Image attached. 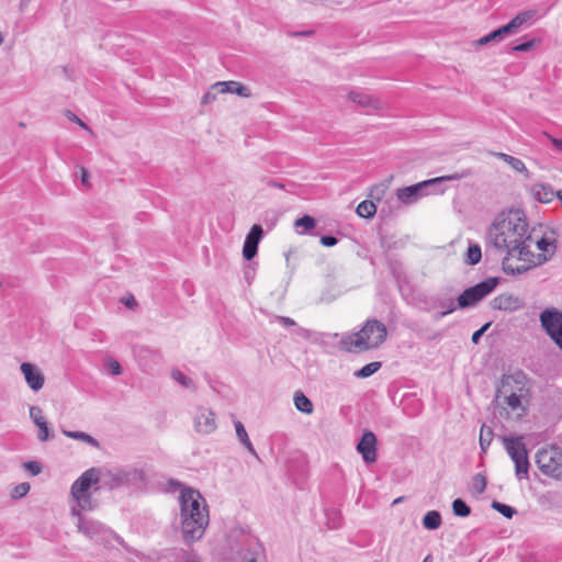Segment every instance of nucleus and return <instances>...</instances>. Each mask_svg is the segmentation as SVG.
Instances as JSON below:
<instances>
[{
    "label": "nucleus",
    "mask_w": 562,
    "mask_h": 562,
    "mask_svg": "<svg viewBox=\"0 0 562 562\" xmlns=\"http://www.w3.org/2000/svg\"><path fill=\"white\" fill-rule=\"evenodd\" d=\"M277 319L279 321L280 324H282L285 327L296 326V323L292 318H290V317L278 316Z\"/></svg>",
    "instance_id": "52"
},
{
    "label": "nucleus",
    "mask_w": 562,
    "mask_h": 562,
    "mask_svg": "<svg viewBox=\"0 0 562 562\" xmlns=\"http://www.w3.org/2000/svg\"><path fill=\"white\" fill-rule=\"evenodd\" d=\"M296 335L304 339H310L312 337V331L303 327H297Z\"/></svg>",
    "instance_id": "53"
},
{
    "label": "nucleus",
    "mask_w": 562,
    "mask_h": 562,
    "mask_svg": "<svg viewBox=\"0 0 562 562\" xmlns=\"http://www.w3.org/2000/svg\"><path fill=\"white\" fill-rule=\"evenodd\" d=\"M492 440H493V430L490 427L482 425L481 431H480V447H481L482 452H486Z\"/></svg>",
    "instance_id": "31"
},
{
    "label": "nucleus",
    "mask_w": 562,
    "mask_h": 562,
    "mask_svg": "<svg viewBox=\"0 0 562 562\" xmlns=\"http://www.w3.org/2000/svg\"><path fill=\"white\" fill-rule=\"evenodd\" d=\"M294 405L297 411H300L304 414L313 413L312 401L307 396H305L301 391H297L294 394Z\"/></svg>",
    "instance_id": "25"
},
{
    "label": "nucleus",
    "mask_w": 562,
    "mask_h": 562,
    "mask_svg": "<svg viewBox=\"0 0 562 562\" xmlns=\"http://www.w3.org/2000/svg\"><path fill=\"white\" fill-rule=\"evenodd\" d=\"M429 559L430 557H427L423 562H428Z\"/></svg>",
    "instance_id": "62"
},
{
    "label": "nucleus",
    "mask_w": 562,
    "mask_h": 562,
    "mask_svg": "<svg viewBox=\"0 0 562 562\" xmlns=\"http://www.w3.org/2000/svg\"><path fill=\"white\" fill-rule=\"evenodd\" d=\"M438 306L445 308V311L441 312V315H448L456 311L458 307V304L456 305L454 301L452 299L439 301Z\"/></svg>",
    "instance_id": "39"
},
{
    "label": "nucleus",
    "mask_w": 562,
    "mask_h": 562,
    "mask_svg": "<svg viewBox=\"0 0 562 562\" xmlns=\"http://www.w3.org/2000/svg\"><path fill=\"white\" fill-rule=\"evenodd\" d=\"M220 92L217 90H213V86L211 89L203 95L202 104H210L216 100V97Z\"/></svg>",
    "instance_id": "46"
},
{
    "label": "nucleus",
    "mask_w": 562,
    "mask_h": 562,
    "mask_svg": "<svg viewBox=\"0 0 562 562\" xmlns=\"http://www.w3.org/2000/svg\"><path fill=\"white\" fill-rule=\"evenodd\" d=\"M240 562H257V558L254 553H246L241 557Z\"/></svg>",
    "instance_id": "54"
},
{
    "label": "nucleus",
    "mask_w": 562,
    "mask_h": 562,
    "mask_svg": "<svg viewBox=\"0 0 562 562\" xmlns=\"http://www.w3.org/2000/svg\"><path fill=\"white\" fill-rule=\"evenodd\" d=\"M215 414L207 408H200L194 417V428L199 434L210 435L216 429Z\"/></svg>",
    "instance_id": "16"
},
{
    "label": "nucleus",
    "mask_w": 562,
    "mask_h": 562,
    "mask_svg": "<svg viewBox=\"0 0 562 562\" xmlns=\"http://www.w3.org/2000/svg\"><path fill=\"white\" fill-rule=\"evenodd\" d=\"M487 236L497 250L506 251L508 256L517 257L519 260L532 262L535 254L530 247L533 238L521 210L499 213L490 226Z\"/></svg>",
    "instance_id": "1"
},
{
    "label": "nucleus",
    "mask_w": 562,
    "mask_h": 562,
    "mask_svg": "<svg viewBox=\"0 0 562 562\" xmlns=\"http://www.w3.org/2000/svg\"><path fill=\"white\" fill-rule=\"evenodd\" d=\"M492 508L508 519L517 513L514 507L497 501H493Z\"/></svg>",
    "instance_id": "33"
},
{
    "label": "nucleus",
    "mask_w": 562,
    "mask_h": 562,
    "mask_svg": "<svg viewBox=\"0 0 562 562\" xmlns=\"http://www.w3.org/2000/svg\"><path fill=\"white\" fill-rule=\"evenodd\" d=\"M445 316H446V315H441V312H440V313L436 314V315L434 316V318H435V321H439L440 318H442V317H445Z\"/></svg>",
    "instance_id": "58"
},
{
    "label": "nucleus",
    "mask_w": 562,
    "mask_h": 562,
    "mask_svg": "<svg viewBox=\"0 0 562 562\" xmlns=\"http://www.w3.org/2000/svg\"><path fill=\"white\" fill-rule=\"evenodd\" d=\"M213 90H217L218 92L224 93H235L243 98L251 97L250 90L237 81H218L213 85Z\"/></svg>",
    "instance_id": "22"
},
{
    "label": "nucleus",
    "mask_w": 562,
    "mask_h": 562,
    "mask_svg": "<svg viewBox=\"0 0 562 562\" xmlns=\"http://www.w3.org/2000/svg\"><path fill=\"white\" fill-rule=\"evenodd\" d=\"M490 323L484 324L480 329L475 330L472 335V342L477 344L482 335L485 333V330L490 327Z\"/></svg>",
    "instance_id": "49"
},
{
    "label": "nucleus",
    "mask_w": 562,
    "mask_h": 562,
    "mask_svg": "<svg viewBox=\"0 0 562 562\" xmlns=\"http://www.w3.org/2000/svg\"><path fill=\"white\" fill-rule=\"evenodd\" d=\"M80 179H81V183L85 186V187H90V183H89V172L88 170L85 168V167H80Z\"/></svg>",
    "instance_id": "51"
},
{
    "label": "nucleus",
    "mask_w": 562,
    "mask_h": 562,
    "mask_svg": "<svg viewBox=\"0 0 562 562\" xmlns=\"http://www.w3.org/2000/svg\"><path fill=\"white\" fill-rule=\"evenodd\" d=\"M441 525V515L437 510L428 512L423 518V526L429 530H436Z\"/></svg>",
    "instance_id": "27"
},
{
    "label": "nucleus",
    "mask_w": 562,
    "mask_h": 562,
    "mask_svg": "<svg viewBox=\"0 0 562 562\" xmlns=\"http://www.w3.org/2000/svg\"><path fill=\"white\" fill-rule=\"evenodd\" d=\"M179 502L184 541L190 543L201 539L209 525V510L205 499L199 491L183 488L180 492Z\"/></svg>",
    "instance_id": "2"
},
{
    "label": "nucleus",
    "mask_w": 562,
    "mask_h": 562,
    "mask_svg": "<svg viewBox=\"0 0 562 562\" xmlns=\"http://www.w3.org/2000/svg\"><path fill=\"white\" fill-rule=\"evenodd\" d=\"M385 190H386V186L381 183V184H378V186H374L372 189H371V192H370V196L372 199H376V200H381V198L383 196V194L385 193Z\"/></svg>",
    "instance_id": "45"
},
{
    "label": "nucleus",
    "mask_w": 562,
    "mask_h": 562,
    "mask_svg": "<svg viewBox=\"0 0 562 562\" xmlns=\"http://www.w3.org/2000/svg\"><path fill=\"white\" fill-rule=\"evenodd\" d=\"M403 501V497H397L393 501V505L400 504Z\"/></svg>",
    "instance_id": "59"
},
{
    "label": "nucleus",
    "mask_w": 562,
    "mask_h": 562,
    "mask_svg": "<svg viewBox=\"0 0 562 562\" xmlns=\"http://www.w3.org/2000/svg\"><path fill=\"white\" fill-rule=\"evenodd\" d=\"M510 256H506L503 260V270L506 274H522L527 272L530 268L536 267L537 265H541L548 260L547 256L544 254H538L535 255L532 258V262H529L530 265H521L518 267H513L510 263H508V258Z\"/></svg>",
    "instance_id": "20"
},
{
    "label": "nucleus",
    "mask_w": 562,
    "mask_h": 562,
    "mask_svg": "<svg viewBox=\"0 0 562 562\" xmlns=\"http://www.w3.org/2000/svg\"><path fill=\"white\" fill-rule=\"evenodd\" d=\"M20 369L31 390L37 392L43 387L45 378L42 371L35 364L23 362Z\"/></svg>",
    "instance_id": "19"
},
{
    "label": "nucleus",
    "mask_w": 562,
    "mask_h": 562,
    "mask_svg": "<svg viewBox=\"0 0 562 562\" xmlns=\"http://www.w3.org/2000/svg\"><path fill=\"white\" fill-rule=\"evenodd\" d=\"M108 371L113 375H119L122 373V367L115 359H109L105 363Z\"/></svg>",
    "instance_id": "40"
},
{
    "label": "nucleus",
    "mask_w": 562,
    "mask_h": 562,
    "mask_svg": "<svg viewBox=\"0 0 562 562\" xmlns=\"http://www.w3.org/2000/svg\"><path fill=\"white\" fill-rule=\"evenodd\" d=\"M348 99L364 109L368 113L379 111L383 106L379 99L360 90L350 91L348 93Z\"/></svg>",
    "instance_id": "18"
},
{
    "label": "nucleus",
    "mask_w": 562,
    "mask_h": 562,
    "mask_svg": "<svg viewBox=\"0 0 562 562\" xmlns=\"http://www.w3.org/2000/svg\"><path fill=\"white\" fill-rule=\"evenodd\" d=\"M486 477L481 473L475 474L472 479V490L476 494H482L486 488Z\"/></svg>",
    "instance_id": "35"
},
{
    "label": "nucleus",
    "mask_w": 562,
    "mask_h": 562,
    "mask_svg": "<svg viewBox=\"0 0 562 562\" xmlns=\"http://www.w3.org/2000/svg\"><path fill=\"white\" fill-rule=\"evenodd\" d=\"M171 376L173 380H176L178 383H180L183 387L192 389L194 387L193 381L186 376L180 370H173L171 372Z\"/></svg>",
    "instance_id": "36"
},
{
    "label": "nucleus",
    "mask_w": 562,
    "mask_h": 562,
    "mask_svg": "<svg viewBox=\"0 0 562 562\" xmlns=\"http://www.w3.org/2000/svg\"><path fill=\"white\" fill-rule=\"evenodd\" d=\"M380 368H381V362L373 361V362L366 364L360 370L356 371L355 375L359 379H366V378H369L372 374H374L378 370H380Z\"/></svg>",
    "instance_id": "30"
},
{
    "label": "nucleus",
    "mask_w": 562,
    "mask_h": 562,
    "mask_svg": "<svg viewBox=\"0 0 562 562\" xmlns=\"http://www.w3.org/2000/svg\"><path fill=\"white\" fill-rule=\"evenodd\" d=\"M386 337V326L372 318L368 319L359 331L344 336L340 346L348 352H363L380 347Z\"/></svg>",
    "instance_id": "3"
},
{
    "label": "nucleus",
    "mask_w": 562,
    "mask_h": 562,
    "mask_svg": "<svg viewBox=\"0 0 562 562\" xmlns=\"http://www.w3.org/2000/svg\"><path fill=\"white\" fill-rule=\"evenodd\" d=\"M30 3V0H21L20 1V9L23 11Z\"/></svg>",
    "instance_id": "56"
},
{
    "label": "nucleus",
    "mask_w": 562,
    "mask_h": 562,
    "mask_svg": "<svg viewBox=\"0 0 562 562\" xmlns=\"http://www.w3.org/2000/svg\"><path fill=\"white\" fill-rule=\"evenodd\" d=\"M234 426H235V430H236V436H237L238 440L240 441V443L245 446V448L248 450L249 453H251L255 457H258L243 423L239 420H236L234 423Z\"/></svg>",
    "instance_id": "24"
},
{
    "label": "nucleus",
    "mask_w": 562,
    "mask_h": 562,
    "mask_svg": "<svg viewBox=\"0 0 562 562\" xmlns=\"http://www.w3.org/2000/svg\"><path fill=\"white\" fill-rule=\"evenodd\" d=\"M23 468L34 476L42 472V467L37 461H26L23 463Z\"/></svg>",
    "instance_id": "42"
},
{
    "label": "nucleus",
    "mask_w": 562,
    "mask_h": 562,
    "mask_svg": "<svg viewBox=\"0 0 562 562\" xmlns=\"http://www.w3.org/2000/svg\"><path fill=\"white\" fill-rule=\"evenodd\" d=\"M29 491H30L29 483H20L12 490L11 496H12V498H22L29 493Z\"/></svg>",
    "instance_id": "38"
},
{
    "label": "nucleus",
    "mask_w": 562,
    "mask_h": 562,
    "mask_svg": "<svg viewBox=\"0 0 562 562\" xmlns=\"http://www.w3.org/2000/svg\"><path fill=\"white\" fill-rule=\"evenodd\" d=\"M124 304L132 308V307L136 306L137 303H136L134 296L131 295L127 300L124 301Z\"/></svg>",
    "instance_id": "55"
},
{
    "label": "nucleus",
    "mask_w": 562,
    "mask_h": 562,
    "mask_svg": "<svg viewBox=\"0 0 562 562\" xmlns=\"http://www.w3.org/2000/svg\"><path fill=\"white\" fill-rule=\"evenodd\" d=\"M295 227H302V233H307L315 228L316 226V220L311 215H304L300 218H297L294 223Z\"/></svg>",
    "instance_id": "34"
},
{
    "label": "nucleus",
    "mask_w": 562,
    "mask_h": 562,
    "mask_svg": "<svg viewBox=\"0 0 562 562\" xmlns=\"http://www.w3.org/2000/svg\"><path fill=\"white\" fill-rule=\"evenodd\" d=\"M504 448L515 463V474L520 481L528 479L529 460L528 451L524 442V436H505L503 438Z\"/></svg>",
    "instance_id": "6"
},
{
    "label": "nucleus",
    "mask_w": 562,
    "mask_h": 562,
    "mask_svg": "<svg viewBox=\"0 0 562 562\" xmlns=\"http://www.w3.org/2000/svg\"><path fill=\"white\" fill-rule=\"evenodd\" d=\"M537 41L535 38L526 41L524 43L515 45L512 49L514 52H529L536 45Z\"/></svg>",
    "instance_id": "43"
},
{
    "label": "nucleus",
    "mask_w": 562,
    "mask_h": 562,
    "mask_svg": "<svg viewBox=\"0 0 562 562\" xmlns=\"http://www.w3.org/2000/svg\"><path fill=\"white\" fill-rule=\"evenodd\" d=\"M540 323L547 335L562 350V312L547 308L540 314Z\"/></svg>",
    "instance_id": "12"
},
{
    "label": "nucleus",
    "mask_w": 562,
    "mask_h": 562,
    "mask_svg": "<svg viewBox=\"0 0 562 562\" xmlns=\"http://www.w3.org/2000/svg\"><path fill=\"white\" fill-rule=\"evenodd\" d=\"M531 196L540 203H550L555 196L553 188L543 182H536L529 187Z\"/></svg>",
    "instance_id": "21"
},
{
    "label": "nucleus",
    "mask_w": 562,
    "mask_h": 562,
    "mask_svg": "<svg viewBox=\"0 0 562 562\" xmlns=\"http://www.w3.org/2000/svg\"><path fill=\"white\" fill-rule=\"evenodd\" d=\"M482 259V250L477 244H470L465 255V263L474 266Z\"/></svg>",
    "instance_id": "28"
},
{
    "label": "nucleus",
    "mask_w": 562,
    "mask_h": 562,
    "mask_svg": "<svg viewBox=\"0 0 562 562\" xmlns=\"http://www.w3.org/2000/svg\"><path fill=\"white\" fill-rule=\"evenodd\" d=\"M71 514L78 517L77 527L80 532H82L86 537L99 540L104 537L106 533L105 527L99 521L88 519L80 515V512L75 507L71 509Z\"/></svg>",
    "instance_id": "13"
},
{
    "label": "nucleus",
    "mask_w": 562,
    "mask_h": 562,
    "mask_svg": "<svg viewBox=\"0 0 562 562\" xmlns=\"http://www.w3.org/2000/svg\"><path fill=\"white\" fill-rule=\"evenodd\" d=\"M357 451L362 456L366 463H373L376 460V437L370 431H363L358 445Z\"/></svg>",
    "instance_id": "14"
},
{
    "label": "nucleus",
    "mask_w": 562,
    "mask_h": 562,
    "mask_svg": "<svg viewBox=\"0 0 562 562\" xmlns=\"http://www.w3.org/2000/svg\"><path fill=\"white\" fill-rule=\"evenodd\" d=\"M143 472L136 468H115L100 472V481L103 487L115 490L121 486L136 484L143 481Z\"/></svg>",
    "instance_id": "8"
},
{
    "label": "nucleus",
    "mask_w": 562,
    "mask_h": 562,
    "mask_svg": "<svg viewBox=\"0 0 562 562\" xmlns=\"http://www.w3.org/2000/svg\"><path fill=\"white\" fill-rule=\"evenodd\" d=\"M3 43V35L2 33L0 32V45Z\"/></svg>",
    "instance_id": "61"
},
{
    "label": "nucleus",
    "mask_w": 562,
    "mask_h": 562,
    "mask_svg": "<svg viewBox=\"0 0 562 562\" xmlns=\"http://www.w3.org/2000/svg\"><path fill=\"white\" fill-rule=\"evenodd\" d=\"M272 186L276 188H283V184L277 182H272Z\"/></svg>",
    "instance_id": "60"
},
{
    "label": "nucleus",
    "mask_w": 562,
    "mask_h": 562,
    "mask_svg": "<svg viewBox=\"0 0 562 562\" xmlns=\"http://www.w3.org/2000/svg\"><path fill=\"white\" fill-rule=\"evenodd\" d=\"M526 380V375L519 371L515 374L503 375L501 381V386L497 389L496 398H499L504 395V403L512 409L525 411L521 406V396L524 391V382Z\"/></svg>",
    "instance_id": "5"
},
{
    "label": "nucleus",
    "mask_w": 562,
    "mask_h": 562,
    "mask_svg": "<svg viewBox=\"0 0 562 562\" xmlns=\"http://www.w3.org/2000/svg\"><path fill=\"white\" fill-rule=\"evenodd\" d=\"M536 463L544 475L562 480V449L552 446L538 450Z\"/></svg>",
    "instance_id": "9"
},
{
    "label": "nucleus",
    "mask_w": 562,
    "mask_h": 562,
    "mask_svg": "<svg viewBox=\"0 0 562 562\" xmlns=\"http://www.w3.org/2000/svg\"><path fill=\"white\" fill-rule=\"evenodd\" d=\"M524 305L525 303L520 297L510 293H502L491 301L492 308L505 312L518 311Z\"/></svg>",
    "instance_id": "17"
},
{
    "label": "nucleus",
    "mask_w": 562,
    "mask_h": 562,
    "mask_svg": "<svg viewBox=\"0 0 562 562\" xmlns=\"http://www.w3.org/2000/svg\"><path fill=\"white\" fill-rule=\"evenodd\" d=\"M537 245V248L541 251H549L550 246L552 245V241L546 237H541L540 239L535 241Z\"/></svg>",
    "instance_id": "47"
},
{
    "label": "nucleus",
    "mask_w": 562,
    "mask_h": 562,
    "mask_svg": "<svg viewBox=\"0 0 562 562\" xmlns=\"http://www.w3.org/2000/svg\"><path fill=\"white\" fill-rule=\"evenodd\" d=\"M357 214L363 218H370L376 213V206L372 201H362L358 204Z\"/></svg>",
    "instance_id": "29"
},
{
    "label": "nucleus",
    "mask_w": 562,
    "mask_h": 562,
    "mask_svg": "<svg viewBox=\"0 0 562 562\" xmlns=\"http://www.w3.org/2000/svg\"><path fill=\"white\" fill-rule=\"evenodd\" d=\"M532 18L531 11H524L513 18L507 24L492 31L487 35L474 42L476 46H483L490 43H498L505 37L518 33L519 29Z\"/></svg>",
    "instance_id": "10"
},
{
    "label": "nucleus",
    "mask_w": 562,
    "mask_h": 562,
    "mask_svg": "<svg viewBox=\"0 0 562 562\" xmlns=\"http://www.w3.org/2000/svg\"><path fill=\"white\" fill-rule=\"evenodd\" d=\"M30 417L36 426L40 425L41 423L46 422L43 412L38 406L30 407Z\"/></svg>",
    "instance_id": "37"
},
{
    "label": "nucleus",
    "mask_w": 562,
    "mask_h": 562,
    "mask_svg": "<svg viewBox=\"0 0 562 562\" xmlns=\"http://www.w3.org/2000/svg\"><path fill=\"white\" fill-rule=\"evenodd\" d=\"M498 284V278H487L480 283L465 289L457 299L459 308L475 306L484 297L491 294Z\"/></svg>",
    "instance_id": "11"
},
{
    "label": "nucleus",
    "mask_w": 562,
    "mask_h": 562,
    "mask_svg": "<svg viewBox=\"0 0 562 562\" xmlns=\"http://www.w3.org/2000/svg\"><path fill=\"white\" fill-rule=\"evenodd\" d=\"M338 239L333 235H324L321 237V244L325 247H333L337 245Z\"/></svg>",
    "instance_id": "48"
},
{
    "label": "nucleus",
    "mask_w": 562,
    "mask_h": 562,
    "mask_svg": "<svg viewBox=\"0 0 562 562\" xmlns=\"http://www.w3.org/2000/svg\"><path fill=\"white\" fill-rule=\"evenodd\" d=\"M312 33H313V31H304V32L293 33L292 35H294V36H303V35H310Z\"/></svg>",
    "instance_id": "57"
},
{
    "label": "nucleus",
    "mask_w": 562,
    "mask_h": 562,
    "mask_svg": "<svg viewBox=\"0 0 562 562\" xmlns=\"http://www.w3.org/2000/svg\"><path fill=\"white\" fill-rule=\"evenodd\" d=\"M37 427H38V434H37L38 440L47 441L49 439L48 423L47 422L41 423L40 425H37Z\"/></svg>",
    "instance_id": "41"
},
{
    "label": "nucleus",
    "mask_w": 562,
    "mask_h": 562,
    "mask_svg": "<svg viewBox=\"0 0 562 562\" xmlns=\"http://www.w3.org/2000/svg\"><path fill=\"white\" fill-rule=\"evenodd\" d=\"M65 115L66 117L74 122V123H77L79 126H81L82 128L91 132V130L89 128V126L82 121L80 120L75 113H72L71 111L67 110L65 111Z\"/></svg>",
    "instance_id": "44"
},
{
    "label": "nucleus",
    "mask_w": 562,
    "mask_h": 562,
    "mask_svg": "<svg viewBox=\"0 0 562 562\" xmlns=\"http://www.w3.org/2000/svg\"><path fill=\"white\" fill-rule=\"evenodd\" d=\"M263 237V229L261 225L255 224L248 232L244 246H243V256L246 260H251L258 251V245Z\"/></svg>",
    "instance_id": "15"
},
{
    "label": "nucleus",
    "mask_w": 562,
    "mask_h": 562,
    "mask_svg": "<svg viewBox=\"0 0 562 562\" xmlns=\"http://www.w3.org/2000/svg\"><path fill=\"white\" fill-rule=\"evenodd\" d=\"M472 175L470 169L463 170L461 172H456L452 175L441 176L432 179H428L422 182H418L413 186L400 188L396 190L397 199L406 205L413 204L417 202L422 196L426 195V190L435 187L445 181H456L468 178Z\"/></svg>",
    "instance_id": "4"
},
{
    "label": "nucleus",
    "mask_w": 562,
    "mask_h": 562,
    "mask_svg": "<svg viewBox=\"0 0 562 562\" xmlns=\"http://www.w3.org/2000/svg\"><path fill=\"white\" fill-rule=\"evenodd\" d=\"M100 481V470L91 468L85 471L72 484L71 495L83 510L93 509L89 488Z\"/></svg>",
    "instance_id": "7"
},
{
    "label": "nucleus",
    "mask_w": 562,
    "mask_h": 562,
    "mask_svg": "<svg viewBox=\"0 0 562 562\" xmlns=\"http://www.w3.org/2000/svg\"><path fill=\"white\" fill-rule=\"evenodd\" d=\"M452 510L459 517H468L471 514L470 506L461 498H456L452 502Z\"/></svg>",
    "instance_id": "32"
},
{
    "label": "nucleus",
    "mask_w": 562,
    "mask_h": 562,
    "mask_svg": "<svg viewBox=\"0 0 562 562\" xmlns=\"http://www.w3.org/2000/svg\"><path fill=\"white\" fill-rule=\"evenodd\" d=\"M493 155L509 165L515 171L525 175L526 178L530 177V172L521 159L505 153H493Z\"/></svg>",
    "instance_id": "23"
},
{
    "label": "nucleus",
    "mask_w": 562,
    "mask_h": 562,
    "mask_svg": "<svg viewBox=\"0 0 562 562\" xmlns=\"http://www.w3.org/2000/svg\"><path fill=\"white\" fill-rule=\"evenodd\" d=\"M63 434L68 438L85 441L94 448L100 447V443L95 438L83 431H71L63 429Z\"/></svg>",
    "instance_id": "26"
},
{
    "label": "nucleus",
    "mask_w": 562,
    "mask_h": 562,
    "mask_svg": "<svg viewBox=\"0 0 562 562\" xmlns=\"http://www.w3.org/2000/svg\"><path fill=\"white\" fill-rule=\"evenodd\" d=\"M544 135L550 140L552 146L562 154V138L553 137L552 135L547 133Z\"/></svg>",
    "instance_id": "50"
}]
</instances>
